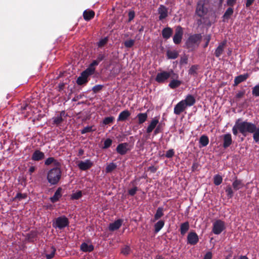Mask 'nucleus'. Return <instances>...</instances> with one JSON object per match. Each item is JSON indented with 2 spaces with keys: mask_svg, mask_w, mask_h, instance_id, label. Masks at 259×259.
Masks as SVG:
<instances>
[{
  "mask_svg": "<svg viewBox=\"0 0 259 259\" xmlns=\"http://www.w3.org/2000/svg\"><path fill=\"white\" fill-rule=\"evenodd\" d=\"M256 129V125L251 122L243 121L242 119L239 118L235 121L233 127L232 132L235 136H237L238 132L242 134L244 137L247 136V133H253Z\"/></svg>",
  "mask_w": 259,
  "mask_h": 259,
  "instance_id": "obj_1",
  "label": "nucleus"
},
{
  "mask_svg": "<svg viewBox=\"0 0 259 259\" xmlns=\"http://www.w3.org/2000/svg\"><path fill=\"white\" fill-rule=\"evenodd\" d=\"M202 37L200 33L190 35L187 39L183 47L188 49L189 51H194L199 47Z\"/></svg>",
  "mask_w": 259,
  "mask_h": 259,
  "instance_id": "obj_2",
  "label": "nucleus"
},
{
  "mask_svg": "<svg viewBox=\"0 0 259 259\" xmlns=\"http://www.w3.org/2000/svg\"><path fill=\"white\" fill-rule=\"evenodd\" d=\"M61 176V166L54 167L48 171L47 179L50 184L55 185L60 181Z\"/></svg>",
  "mask_w": 259,
  "mask_h": 259,
  "instance_id": "obj_3",
  "label": "nucleus"
},
{
  "mask_svg": "<svg viewBox=\"0 0 259 259\" xmlns=\"http://www.w3.org/2000/svg\"><path fill=\"white\" fill-rule=\"evenodd\" d=\"M93 74V70L90 68H87L81 73L77 80L78 85H81L86 84L88 82V78L90 75Z\"/></svg>",
  "mask_w": 259,
  "mask_h": 259,
  "instance_id": "obj_4",
  "label": "nucleus"
},
{
  "mask_svg": "<svg viewBox=\"0 0 259 259\" xmlns=\"http://www.w3.org/2000/svg\"><path fill=\"white\" fill-rule=\"evenodd\" d=\"M69 221L65 215L59 217L56 219L55 222H53V227L61 230L69 226Z\"/></svg>",
  "mask_w": 259,
  "mask_h": 259,
  "instance_id": "obj_5",
  "label": "nucleus"
},
{
  "mask_svg": "<svg viewBox=\"0 0 259 259\" xmlns=\"http://www.w3.org/2000/svg\"><path fill=\"white\" fill-rule=\"evenodd\" d=\"M225 229V222L221 220H218L213 224L212 231L214 234L219 235Z\"/></svg>",
  "mask_w": 259,
  "mask_h": 259,
  "instance_id": "obj_6",
  "label": "nucleus"
},
{
  "mask_svg": "<svg viewBox=\"0 0 259 259\" xmlns=\"http://www.w3.org/2000/svg\"><path fill=\"white\" fill-rule=\"evenodd\" d=\"M204 1H198L196 9L195 14L201 18L204 16L208 12L207 8L204 7Z\"/></svg>",
  "mask_w": 259,
  "mask_h": 259,
  "instance_id": "obj_7",
  "label": "nucleus"
},
{
  "mask_svg": "<svg viewBox=\"0 0 259 259\" xmlns=\"http://www.w3.org/2000/svg\"><path fill=\"white\" fill-rule=\"evenodd\" d=\"M183 35V28L180 25L177 26L176 28V29H175V33L173 37L174 42L176 45L180 44L182 41Z\"/></svg>",
  "mask_w": 259,
  "mask_h": 259,
  "instance_id": "obj_8",
  "label": "nucleus"
},
{
  "mask_svg": "<svg viewBox=\"0 0 259 259\" xmlns=\"http://www.w3.org/2000/svg\"><path fill=\"white\" fill-rule=\"evenodd\" d=\"M199 241V238L195 232H190L187 236V243L194 245Z\"/></svg>",
  "mask_w": 259,
  "mask_h": 259,
  "instance_id": "obj_9",
  "label": "nucleus"
},
{
  "mask_svg": "<svg viewBox=\"0 0 259 259\" xmlns=\"http://www.w3.org/2000/svg\"><path fill=\"white\" fill-rule=\"evenodd\" d=\"M170 77V74L168 72L163 71L158 73L155 78V80L159 83H163L166 80Z\"/></svg>",
  "mask_w": 259,
  "mask_h": 259,
  "instance_id": "obj_10",
  "label": "nucleus"
},
{
  "mask_svg": "<svg viewBox=\"0 0 259 259\" xmlns=\"http://www.w3.org/2000/svg\"><path fill=\"white\" fill-rule=\"evenodd\" d=\"M128 146V144L127 143L118 144L116 149V152L121 155H125L129 150L127 148Z\"/></svg>",
  "mask_w": 259,
  "mask_h": 259,
  "instance_id": "obj_11",
  "label": "nucleus"
},
{
  "mask_svg": "<svg viewBox=\"0 0 259 259\" xmlns=\"http://www.w3.org/2000/svg\"><path fill=\"white\" fill-rule=\"evenodd\" d=\"M93 165V163L89 159L86 160L85 161H80L78 164L79 168L82 170H87Z\"/></svg>",
  "mask_w": 259,
  "mask_h": 259,
  "instance_id": "obj_12",
  "label": "nucleus"
},
{
  "mask_svg": "<svg viewBox=\"0 0 259 259\" xmlns=\"http://www.w3.org/2000/svg\"><path fill=\"white\" fill-rule=\"evenodd\" d=\"M187 107L185 105L184 103L182 101L179 102L175 107L174 113L176 115H180L182 112L184 111Z\"/></svg>",
  "mask_w": 259,
  "mask_h": 259,
  "instance_id": "obj_13",
  "label": "nucleus"
},
{
  "mask_svg": "<svg viewBox=\"0 0 259 259\" xmlns=\"http://www.w3.org/2000/svg\"><path fill=\"white\" fill-rule=\"evenodd\" d=\"M223 147L226 149L229 147L233 143L232 137L230 134H227L223 136Z\"/></svg>",
  "mask_w": 259,
  "mask_h": 259,
  "instance_id": "obj_14",
  "label": "nucleus"
},
{
  "mask_svg": "<svg viewBox=\"0 0 259 259\" xmlns=\"http://www.w3.org/2000/svg\"><path fill=\"white\" fill-rule=\"evenodd\" d=\"M123 220L118 219L112 223H110L109 226V230L110 231H114L118 229L122 225Z\"/></svg>",
  "mask_w": 259,
  "mask_h": 259,
  "instance_id": "obj_15",
  "label": "nucleus"
},
{
  "mask_svg": "<svg viewBox=\"0 0 259 259\" xmlns=\"http://www.w3.org/2000/svg\"><path fill=\"white\" fill-rule=\"evenodd\" d=\"M62 188L61 187H59L55 192L54 195L50 198V201L53 203L58 201L60 198L62 197Z\"/></svg>",
  "mask_w": 259,
  "mask_h": 259,
  "instance_id": "obj_16",
  "label": "nucleus"
},
{
  "mask_svg": "<svg viewBox=\"0 0 259 259\" xmlns=\"http://www.w3.org/2000/svg\"><path fill=\"white\" fill-rule=\"evenodd\" d=\"M51 164H53L54 167L62 166L61 162L53 157H49L45 161L46 165H50Z\"/></svg>",
  "mask_w": 259,
  "mask_h": 259,
  "instance_id": "obj_17",
  "label": "nucleus"
},
{
  "mask_svg": "<svg viewBox=\"0 0 259 259\" xmlns=\"http://www.w3.org/2000/svg\"><path fill=\"white\" fill-rule=\"evenodd\" d=\"M45 158V154L40 150H36L33 153L31 159L34 161H39Z\"/></svg>",
  "mask_w": 259,
  "mask_h": 259,
  "instance_id": "obj_18",
  "label": "nucleus"
},
{
  "mask_svg": "<svg viewBox=\"0 0 259 259\" xmlns=\"http://www.w3.org/2000/svg\"><path fill=\"white\" fill-rule=\"evenodd\" d=\"M226 45V41H223V42H221L219 46L216 49L215 52H214V55L217 57H219L223 53L225 46Z\"/></svg>",
  "mask_w": 259,
  "mask_h": 259,
  "instance_id": "obj_19",
  "label": "nucleus"
},
{
  "mask_svg": "<svg viewBox=\"0 0 259 259\" xmlns=\"http://www.w3.org/2000/svg\"><path fill=\"white\" fill-rule=\"evenodd\" d=\"M183 103H184L185 105L187 106H191L193 105L195 102L196 100L195 98L191 95H188L187 96L186 99L185 100H182Z\"/></svg>",
  "mask_w": 259,
  "mask_h": 259,
  "instance_id": "obj_20",
  "label": "nucleus"
},
{
  "mask_svg": "<svg viewBox=\"0 0 259 259\" xmlns=\"http://www.w3.org/2000/svg\"><path fill=\"white\" fill-rule=\"evenodd\" d=\"M158 13L160 14L159 20L165 18L167 16V9L163 5H160L158 10Z\"/></svg>",
  "mask_w": 259,
  "mask_h": 259,
  "instance_id": "obj_21",
  "label": "nucleus"
},
{
  "mask_svg": "<svg viewBox=\"0 0 259 259\" xmlns=\"http://www.w3.org/2000/svg\"><path fill=\"white\" fill-rule=\"evenodd\" d=\"M173 30L172 28L167 27L162 30V35L163 38L167 39L172 35Z\"/></svg>",
  "mask_w": 259,
  "mask_h": 259,
  "instance_id": "obj_22",
  "label": "nucleus"
},
{
  "mask_svg": "<svg viewBox=\"0 0 259 259\" xmlns=\"http://www.w3.org/2000/svg\"><path fill=\"white\" fill-rule=\"evenodd\" d=\"M248 74L246 73L236 76L234 79V84L233 85L237 86L240 83L245 81L248 77Z\"/></svg>",
  "mask_w": 259,
  "mask_h": 259,
  "instance_id": "obj_23",
  "label": "nucleus"
},
{
  "mask_svg": "<svg viewBox=\"0 0 259 259\" xmlns=\"http://www.w3.org/2000/svg\"><path fill=\"white\" fill-rule=\"evenodd\" d=\"M94 249V246L92 244H88L85 242H83L80 245V250L83 252H91Z\"/></svg>",
  "mask_w": 259,
  "mask_h": 259,
  "instance_id": "obj_24",
  "label": "nucleus"
},
{
  "mask_svg": "<svg viewBox=\"0 0 259 259\" xmlns=\"http://www.w3.org/2000/svg\"><path fill=\"white\" fill-rule=\"evenodd\" d=\"M131 115V113L127 110H125L121 112L117 119L118 121H124L126 120Z\"/></svg>",
  "mask_w": 259,
  "mask_h": 259,
  "instance_id": "obj_25",
  "label": "nucleus"
},
{
  "mask_svg": "<svg viewBox=\"0 0 259 259\" xmlns=\"http://www.w3.org/2000/svg\"><path fill=\"white\" fill-rule=\"evenodd\" d=\"M158 120L156 118H154L150 122L147 128V133L149 134L156 127L158 123Z\"/></svg>",
  "mask_w": 259,
  "mask_h": 259,
  "instance_id": "obj_26",
  "label": "nucleus"
},
{
  "mask_svg": "<svg viewBox=\"0 0 259 259\" xmlns=\"http://www.w3.org/2000/svg\"><path fill=\"white\" fill-rule=\"evenodd\" d=\"M244 186V184L242 182V181L241 180L237 179L236 178V180L233 182L232 184V186L234 189L236 191L239 190L240 188H242Z\"/></svg>",
  "mask_w": 259,
  "mask_h": 259,
  "instance_id": "obj_27",
  "label": "nucleus"
},
{
  "mask_svg": "<svg viewBox=\"0 0 259 259\" xmlns=\"http://www.w3.org/2000/svg\"><path fill=\"white\" fill-rule=\"evenodd\" d=\"M95 16V12L92 10H85L83 13V16L84 20L89 21Z\"/></svg>",
  "mask_w": 259,
  "mask_h": 259,
  "instance_id": "obj_28",
  "label": "nucleus"
},
{
  "mask_svg": "<svg viewBox=\"0 0 259 259\" xmlns=\"http://www.w3.org/2000/svg\"><path fill=\"white\" fill-rule=\"evenodd\" d=\"M166 56L167 58L169 59H175L178 57L179 53L176 50L171 51L168 50L166 51Z\"/></svg>",
  "mask_w": 259,
  "mask_h": 259,
  "instance_id": "obj_29",
  "label": "nucleus"
},
{
  "mask_svg": "<svg viewBox=\"0 0 259 259\" xmlns=\"http://www.w3.org/2000/svg\"><path fill=\"white\" fill-rule=\"evenodd\" d=\"M189 223L188 222H186L184 223H182L180 226L181 234L184 235L189 230Z\"/></svg>",
  "mask_w": 259,
  "mask_h": 259,
  "instance_id": "obj_30",
  "label": "nucleus"
},
{
  "mask_svg": "<svg viewBox=\"0 0 259 259\" xmlns=\"http://www.w3.org/2000/svg\"><path fill=\"white\" fill-rule=\"evenodd\" d=\"M163 208L161 207H159L156 211L154 217L153 222L156 221L160 219L163 215Z\"/></svg>",
  "mask_w": 259,
  "mask_h": 259,
  "instance_id": "obj_31",
  "label": "nucleus"
},
{
  "mask_svg": "<svg viewBox=\"0 0 259 259\" xmlns=\"http://www.w3.org/2000/svg\"><path fill=\"white\" fill-rule=\"evenodd\" d=\"M164 221L163 220H159L154 225V233H158L164 226Z\"/></svg>",
  "mask_w": 259,
  "mask_h": 259,
  "instance_id": "obj_32",
  "label": "nucleus"
},
{
  "mask_svg": "<svg viewBox=\"0 0 259 259\" xmlns=\"http://www.w3.org/2000/svg\"><path fill=\"white\" fill-rule=\"evenodd\" d=\"M209 143V139L206 135H202L199 139V144H200V147H205Z\"/></svg>",
  "mask_w": 259,
  "mask_h": 259,
  "instance_id": "obj_33",
  "label": "nucleus"
},
{
  "mask_svg": "<svg viewBox=\"0 0 259 259\" xmlns=\"http://www.w3.org/2000/svg\"><path fill=\"white\" fill-rule=\"evenodd\" d=\"M182 83V81L178 79L171 80L169 83V87L172 89H175L180 86Z\"/></svg>",
  "mask_w": 259,
  "mask_h": 259,
  "instance_id": "obj_34",
  "label": "nucleus"
},
{
  "mask_svg": "<svg viewBox=\"0 0 259 259\" xmlns=\"http://www.w3.org/2000/svg\"><path fill=\"white\" fill-rule=\"evenodd\" d=\"M137 117L138 118L139 124H142L145 121H146L148 116H147V114L146 113H140L137 115Z\"/></svg>",
  "mask_w": 259,
  "mask_h": 259,
  "instance_id": "obj_35",
  "label": "nucleus"
},
{
  "mask_svg": "<svg viewBox=\"0 0 259 259\" xmlns=\"http://www.w3.org/2000/svg\"><path fill=\"white\" fill-rule=\"evenodd\" d=\"M37 232L34 231H31L29 233H28L26 235L27 239L29 242H33L35 238L37 236Z\"/></svg>",
  "mask_w": 259,
  "mask_h": 259,
  "instance_id": "obj_36",
  "label": "nucleus"
},
{
  "mask_svg": "<svg viewBox=\"0 0 259 259\" xmlns=\"http://www.w3.org/2000/svg\"><path fill=\"white\" fill-rule=\"evenodd\" d=\"M198 69V65H193L190 68L189 70H188V73L189 74L196 77L198 75V73L197 72Z\"/></svg>",
  "mask_w": 259,
  "mask_h": 259,
  "instance_id": "obj_37",
  "label": "nucleus"
},
{
  "mask_svg": "<svg viewBox=\"0 0 259 259\" xmlns=\"http://www.w3.org/2000/svg\"><path fill=\"white\" fill-rule=\"evenodd\" d=\"M233 9L231 7L228 8L225 12L223 17L224 19L228 20L233 13Z\"/></svg>",
  "mask_w": 259,
  "mask_h": 259,
  "instance_id": "obj_38",
  "label": "nucleus"
},
{
  "mask_svg": "<svg viewBox=\"0 0 259 259\" xmlns=\"http://www.w3.org/2000/svg\"><path fill=\"white\" fill-rule=\"evenodd\" d=\"M117 167V165L113 162L110 163L106 167L105 171L106 173L112 172Z\"/></svg>",
  "mask_w": 259,
  "mask_h": 259,
  "instance_id": "obj_39",
  "label": "nucleus"
},
{
  "mask_svg": "<svg viewBox=\"0 0 259 259\" xmlns=\"http://www.w3.org/2000/svg\"><path fill=\"white\" fill-rule=\"evenodd\" d=\"M223 181V178L222 176L219 175L214 176L213 178V183L215 185L218 186L220 185Z\"/></svg>",
  "mask_w": 259,
  "mask_h": 259,
  "instance_id": "obj_40",
  "label": "nucleus"
},
{
  "mask_svg": "<svg viewBox=\"0 0 259 259\" xmlns=\"http://www.w3.org/2000/svg\"><path fill=\"white\" fill-rule=\"evenodd\" d=\"M82 196V191L80 190L77 191L76 193H73L71 195V199L72 200H78Z\"/></svg>",
  "mask_w": 259,
  "mask_h": 259,
  "instance_id": "obj_41",
  "label": "nucleus"
},
{
  "mask_svg": "<svg viewBox=\"0 0 259 259\" xmlns=\"http://www.w3.org/2000/svg\"><path fill=\"white\" fill-rule=\"evenodd\" d=\"M225 191L227 193V195L229 198H231L233 196V191L230 186H227L225 189Z\"/></svg>",
  "mask_w": 259,
  "mask_h": 259,
  "instance_id": "obj_42",
  "label": "nucleus"
},
{
  "mask_svg": "<svg viewBox=\"0 0 259 259\" xmlns=\"http://www.w3.org/2000/svg\"><path fill=\"white\" fill-rule=\"evenodd\" d=\"M53 124H56L57 125L60 124L63 121V118H62L60 116L58 117H53Z\"/></svg>",
  "mask_w": 259,
  "mask_h": 259,
  "instance_id": "obj_43",
  "label": "nucleus"
},
{
  "mask_svg": "<svg viewBox=\"0 0 259 259\" xmlns=\"http://www.w3.org/2000/svg\"><path fill=\"white\" fill-rule=\"evenodd\" d=\"M245 93V91L244 90L239 91L234 97L235 101H239L240 99L242 98L244 96Z\"/></svg>",
  "mask_w": 259,
  "mask_h": 259,
  "instance_id": "obj_44",
  "label": "nucleus"
},
{
  "mask_svg": "<svg viewBox=\"0 0 259 259\" xmlns=\"http://www.w3.org/2000/svg\"><path fill=\"white\" fill-rule=\"evenodd\" d=\"M27 196V195L26 193H18L16 196L14 197V200L16 201L17 199L20 200L23 199H25Z\"/></svg>",
  "mask_w": 259,
  "mask_h": 259,
  "instance_id": "obj_45",
  "label": "nucleus"
},
{
  "mask_svg": "<svg viewBox=\"0 0 259 259\" xmlns=\"http://www.w3.org/2000/svg\"><path fill=\"white\" fill-rule=\"evenodd\" d=\"M108 41V38L107 37H105L104 38L101 39L98 42V46L99 48H102L105 46V45L107 43Z\"/></svg>",
  "mask_w": 259,
  "mask_h": 259,
  "instance_id": "obj_46",
  "label": "nucleus"
},
{
  "mask_svg": "<svg viewBox=\"0 0 259 259\" xmlns=\"http://www.w3.org/2000/svg\"><path fill=\"white\" fill-rule=\"evenodd\" d=\"M114 119V117L113 116L106 117L103 119V123L105 125L109 124L112 123Z\"/></svg>",
  "mask_w": 259,
  "mask_h": 259,
  "instance_id": "obj_47",
  "label": "nucleus"
},
{
  "mask_svg": "<svg viewBox=\"0 0 259 259\" xmlns=\"http://www.w3.org/2000/svg\"><path fill=\"white\" fill-rule=\"evenodd\" d=\"M131 252V248L129 246L126 245L121 249V253L125 255H127L130 254Z\"/></svg>",
  "mask_w": 259,
  "mask_h": 259,
  "instance_id": "obj_48",
  "label": "nucleus"
},
{
  "mask_svg": "<svg viewBox=\"0 0 259 259\" xmlns=\"http://www.w3.org/2000/svg\"><path fill=\"white\" fill-rule=\"evenodd\" d=\"M103 88H104L103 85H101V84L96 85L92 88V91L94 94H96V93L100 92L103 89Z\"/></svg>",
  "mask_w": 259,
  "mask_h": 259,
  "instance_id": "obj_49",
  "label": "nucleus"
},
{
  "mask_svg": "<svg viewBox=\"0 0 259 259\" xmlns=\"http://www.w3.org/2000/svg\"><path fill=\"white\" fill-rule=\"evenodd\" d=\"M135 43V40L133 39H129L124 42V45L126 48H132Z\"/></svg>",
  "mask_w": 259,
  "mask_h": 259,
  "instance_id": "obj_50",
  "label": "nucleus"
},
{
  "mask_svg": "<svg viewBox=\"0 0 259 259\" xmlns=\"http://www.w3.org/2000/svg\"><path fill=\"white\" fill-rule=\"evenodd\" d=\"M252 94L255 97L259 96V84L252 88Z\"/></svg>",
  "mask_w": 259,
  "mask_h": 259,
  "instance_id": "obj_51",
  "label": "nucleus"
},
{
  "mask_svg": "<svg viewBox=\"0 0 259 259\" xmlns=\"http://www.w3.org/2000/svg\"><path fill=\"white\" fill-rule=\"evenodd\" d=\"M112 141L111 139L108 138L107 139L104 143V146L103 147V149H107L110 147L112 144Z\"/></svg>",
  "mask_w": 259,
  "mask_h": 259,
  "instance_id": "obj_52",
  "label": "nucleus"
},
{
  "mask_svg": "<svg viewBox=\"0 0 259 259\" xmlns=\"http://www.w3.org/2000/svg\"><path fill=\"white\" fill-rule=\"evenodd\" d=\"M253 139L256 142H257L259 141V128L256 126V129L255 131L253 133Z\"/></svg>",
  "mask_w": 259,
  "mask_h": 259,
  "instance_id": "obj_53",
  "label": "nucleus"
},
{
  "mask_svg": "<svg viewBox=\"0 0 259 259\" xmlns=\"http://www.w3.org/2000/svg\"><path fill=\"white\" fill-rule=\"evenodd\" d=\"M163 130V126L162 123H159L157 126H156V128L154 130V135H157L159 133L162 132Z\"/></svg>",
  "mask_w": 259,
  "mask_h": 259,
  "instance_id": "obj_54",
  "label": "nucleus"
},
{
  "mask_svg": "<svg viewBox=\"0 0 259 259\" xmlns=\"http://www.w3.org/2000/svg\"><path fill=\"white\" fill-rule=\"evenodd\" d=\"M168 73L170 74V77H171L172 80L178 79L179 75L177 73H175L172 69H170L168 71Z\"/></svg>",
  "mask_w": 259,
  "mask_h": 259,
  "instance_id": "obj_55",
  "label": "nucleus"
},
{
  "mask_svg": "<svg viewBox=\"0 0 259 259\" xmlns=\"http://www.w3.org/2000/svg\"><path fill=\"white\" fill-rule=\"evenodd\" d=\"M51 249H52L51 253L50 254H47L46 255L47 259H51L55 255V252H56V248L54 246H52L51 247Z\"/></svg>",
  "mask_w": 259,
  "mask_h": 259,
  "instance_id": "obj_56",
  "label": "nucleus"
},
{
  "mask_svg": "<svg viewBox=\"0 0 259 259\" xmlns=\"http://www.w3.org/2000/svg\"><path fill=\"white\" fill-rule=\"evenodd\" d=\"M121 69V68L120 65H117L112 69V71L114 74L118 75L120 72Z\"/></svg>",
  "mask_w": 259,
  "mask_h": 259,
  "instance_id": "obj_57",
  "label": "nucleus"
},
{
  "mask_svg": "<svg viewBox=\"0 0 259 259\" xmlns=\"http://www.w3.org/2000/svg\"><path fill=\"white\" fill-rule=\"evenodd\" d=\"M99 62L97 61V60H93L92 63L90 65V66L88 68H90L93 70V74L95 72V68L94 67L95 66H97L99 64Z\"/></svg>",
  "mask_w": 259,
  "mask_h": 259,
  "instance_id": "obj_58",
  "label": "nucleus"
},
{
  "mask_svg": "<svg viewBox=\"0 0 259 259\" xmlns=\"http://www.w3.org/2000/svg\"><path fill=\"white\" fill-rule=\"evenodd\" d=\"M93 131H94V130L92 129V126H88L85 127L81 131V134H84L87 133H89Z\"/></svg>",
  "mask_w": 259,
  "mask_h": 259,
  "instance_id": "obj_59",
  "label": "nucleus"
},
{
  "mask_svg": "<svg viewBox=\"0 0 259 259\" xmlns=\"http://www.w3.org/2000/svg\"><path fill=\"white\" fill-rule=\"evenodd\" d=\"M175 154V152L173 149H169L168 151H166V153L165 154V157L168 158H172Z\"/></svg>",
  "mask_w": 259,
  "mask_h": 259,
  "instance_id": "obj_60",
  "label": "nucleus"
},
{
  "mask_svg": "<svg viewBox=\"0 0 259 259\" xmlns=\"http://www.w3.org/2000/svg\"><path fill=\"white\" fill-rule=\"evenodd\" d=\"M137 190L138 187L135 186L132 189H129L128 191V193L130 195L133 196L136 194Z\"/></svg>",
  "mask_w": 259,
  "mask_h": 259,
  "instance_id": "obj_61",
  "label": "nucleus"
},
{
  "mask_svg": "<svg viewBox=\"0 0 259 259\" xmlns=\"http://www.w3.org/2000/svg\"><path fill=\"white\" fill-rule=\"evenodd\" d=\"M188 57L186 55H184L183 57L181 58L180 61V65L187 64L188 63Z\"/></svg>",
  "mask_w": 259,
  "mask_h": 259,
  "instance_id": "obj_62",
  "label": "nucleus"
},
{
  "mask_svg": "<svg viewBox=\"0 0 259 259\" xmlns=\"http://www.w3.org/2000/svg\"><path fill=\"white\" fill-rule=\"evenodd\" d=\"M128 22H131L134 19L135 16V13L134 11H130L128 14Z\"/></svg>",
  "mask_w": 259,
  "mask_h": 259,
  "instance_id": "obj_63",
  "label": "nucleus"
},
{
  "mask_svg": "<svg viewBox=\"0 0 259 259\" xmlns=\"http://www.w3.org/2000/svg\"><path fill=\"white\" fill-rule=\"evenodd\" d=\"M212 256V253L210 251H208L204 255L203 259H211Z\"/></svg>",
  "mask_w": 259,
  "mask_h": 259,
  "instance_id": "obj_64",
  "label": "nucleus"
}]
</instances>
